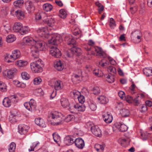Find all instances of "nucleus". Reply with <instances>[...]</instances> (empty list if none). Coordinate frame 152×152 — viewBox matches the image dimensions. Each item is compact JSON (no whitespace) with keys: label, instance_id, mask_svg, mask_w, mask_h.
Here are the masks:
<instances>
[{"label":"nucleus","instance_id":"nucleus-54","mask_svg":"<svg viewBox=\"0 0 152 152\" xmlns=\"http://www.w3.org/2000/svg\"><path fill=\"white\" fill-rule=\"evenodd\" d=\"M9 98L11 103H15L17 102L16 96L15 95L11 96Z\"/></svg>","mask_w":152,"mask_h":152},{"label":"nucleus","instance_id":"nucleus-56","mask_svg":"<svg viewBox=\"0 0 152 152\" xmlns=\"http://www.w3.org/2000/svg\"><path fill=\"white\" fill-rule=\"evenodd\" d=\"M135 34V35H137V38L138 39H140L141 37L142 36V34L141 32L140 31L137 30L134 32H132V34Z\"/></svg>","mask_w":152,"mask_h":152},{"label":"nucleus","instance_id":"nucleus-36","mask_svg":"<svg viewBox=\"0 0 152 152\" xmlns=\"http://www.w3.org/2000/svg\"><path fill=\"white\" fill-rule=\"evenodd\" d=\"M69 106L68 108L69 110L72 113H75L76 110V104L72 103L69 105Z\"/></svg>","mask_w":152,"mask_h":152},{"label":"nucleus","instance_id":"nucleus-49","mask_svg":"<svg viewBox=\"0 0 152 152\" xmlns=\"http://www.w3.org/2000/svg\"><path fill=\"white\" fill-rule=\"evenodd\" d=\"M107 81L109 83H112L114 81V76L113 75H108L106 77Z\"/></svg>","mask_w":152,"mask_h":152},{"label":"nucleus","instance_id":"nucleus-11","mask_svg":"<svg viewBox=\"0 0 152 152\" xmlns=\"http://www.w3.org/2000/svg\"><path fill=\"white\" fill-rule=\"evenodd\" d=\"M115 127L121 132H125L128 129V127L126 125L119 122L115 123Z\"/></svg>","mask_w":152,"mask_h":152},{"label":"nucleus","instance_id":"nucleus-18","mask_svg":"<svg viewBox=\"0 0 152 152\" xmlns=\"http://www.w3.org/2000/svg\"><path fill=\"white\" fill-rule=\"evenodd\" d=\"M22 27V25L20 23L16 22L13 27V30L14 31L17 32L20 31Z\"/></svg>","mask_w":152,"mask_h":152},{"label":"nucleus","instance_id":"nucleus-10","mask_svg":"<svg viewBox=\"0 0 152 152\" xmlns=\"http://www.w3.org/2000/svg\"><path fill=\"white\" fill-rule=\"evenodd\" d=\"M91 130L92 133L96 136L100 137L102 134L101 130L97 126H94L91 127Z\"/></svg>","mask_w":152,"mask_h":152},{"label":"nucleus","instance_id":"nucleus-26","mask_svg":"<svg viewBox=\"0 0 152 152\" xmlns=\"http://www.w3.org/2000/svg\"><path fill=\"white\" fill-rule=\"evenodd\" d=\"M27 64L28 62L27 61L22 60H19L16 62V64L20 67L25 66Z\"/></svg>","mask_w":152,"mask_h":152},{"label":"nucleus","instance_id":"nucleus-44","mask_svg":"<svg viewBox=\"0 0 152 152\" xmlns=\"http://www.w3.org/2000/svg\"><path fill=\"white\" fill-rule=\"evenodd\" d=\"M17 116L15 115L12 114L9 117V120L12 123H14L16 121V118Z\"/></svg>","mask_w":152,"mask_h":152},{"label":"nucleus","instance_id":"nucleus-62","mask_svg":"<svg viewBox=\"0 0 152 152\" xmlns=\"http://www.w3.org/2000/svg\"><path fill=\"white\" fill-rule=\"evenodd\" d=\"M89 107L92 111L96 110V106L95 104L94 103H91L89 105Z\"/></svg>","mask_w":152,"mask_h":152},{"label":"nucleus","instance_id":"nucleus-38","mask_svg":"<svg viewBox=\"0 0 152 152\" xmlns=\"http://www.w3.org/2000/svg\"><path fill=\"white\" fill-rule=\"evenodd\" d=\"M16 148V144L14 142H12L9 146V151L10 152H14Z\"/></svg>","mask_w":152,"mask_h":152},{"label":"nucleus","instance_id":"nucleus-15","mask_svg":"<svg viewBox=\"0 0 152 152\" xmlns=\"http://www.w3.org/2000/svg\"><path fill=\"white\" fill-rule=\"evenodd\" d=\"M75 140L73 137L67 136L65 138L64 142L67 145H71L74 143Z\"/></svg>","mask_w":152,"mask_h":152},{"label":"nucleus","instance_id":"nucleus-53","mask_svg":"<svg viewBox=\"0 0 152 152\" xmlns=\"http://www.w3.org/2000/svg\"><path fill=\"white\" fill-rule=\"evenodd\" d=\"M93 73L95 75L99 77L103 75V73H102L101 71H99L98 69L94 70L93 71Z\"/></svg>","mask_w":152,"mask_h":152},{"label":"nucleus","instance_id":"nucleus-27","mask_svg":"<svg viewBox=\"0 0 152 152\" xmlns=\"http://www.w3.org/2000/svg\"><path fill=\"white\" fill-rule=\"evenodd\" d=\"M3 105L6 107H9L10 106L11 103L9 97H5L3 101Z\"/></svg>","mask_w":152,"mask_h":152},{"label":"nucleus","instance_id":"nucleus-51","mask_svg":"<svg viewBox=\"0 0 152 152\" xmlns=\"http://www.w3.org/2000/svg\"><path fill=\"white\" fill-rule=\"evenodd\" d=\"M21 75L22 78L23 79L27 80L30 78L29 75L26 72H22Z\"/></svg>","mask_w":152,"mask_h":152},{"label":"nucleus","instance_id":"nucleus-13","mask_svg":"<svg viewBox=\"0 0 152 152\" xmlns=\"http://www.w3.org/2000/svg\"><path fill=\"white\" fill-rule=\"evenodd\" d=\"M64 84L63 82L61 80H56L54 83V88L56 91L61 90L63 89Z\"/></svg>","mask_w":152,"mask_h":152},{"label":"nucleus","instance_id":"nucleus-33","mask_svg":"<svg viewBox=\"0 0 152 152\" xmlns=\"http://www.w3.org/2000/svg\"><path fill=\"white\" fill-rule=\"evenodd\" d=\"M95 5L99 8L98 9V12L99 14H101L104 10V7L99 1L96 2Z\"/></svg>","mask_w":152,"mask_h":152},{"label":"nucleus","instance_id":"nucleus-42","mask_svg":"<svg viewBox=\"0 0 152 152\" xmlns=\"http://www.w3.org/2000/svg\"><path fill=\"white\" fill-rule=\"evenodd\" d=\"M39 143L34 142L31 145L30 148H28V150L29 152L34 151V149L36 148L39 144Z\"/></svg>","mask_w":152,"mask_h":152},{"label":"nucleus","instance_id":"nucleus-64","mask_svg":"<svg viewBox=\"0 0 152 152\" xmlns=\"http://www.w3.org/2000/svg\"><path fill=\"white\" fill-rule=\"evenodd\" d=\"M147 110V107L145 104H143L142 105L141 108V111L142 112H144Z\"/></svg>","mask_w":152,"mask_h":152},{"label":"nucleus","instance_id":"nucleus-59","mask_svg":"<svg viewBox=\"0 0 152 152\" xmlns=\"http://www.w3.org/2000/svg\"><path fill=\"white\" fill-rule=\"evenodd\" d=\"M118 95L120 98L122 99H125L126 98L124 92L122 91H120L118 93Z\"/></svg>","mask_w":152,"mask_h":152},{"label":"nucleus","instance_id":"nucleus-8","mask_svg":"<svg viewBox=\"0 0 152 152\" xmlns=\"http://www.w3.org/2000/svg\"><path fill=\"white\" fill-rule=\"evenodd\" d=\"M75 146L78 148L82 149L85 146L84 141L81 137H78L75 140Z\"/></svg>","mask_w":152,"mask_h":152},{"label":"nucleus","instance_id":"nucleus-21","mask_svg":"<svg viewBox=\"0 0 152 152\" xmlns=\"http://www.w3.org/2000/svg\"><path fill=\"white\" fill-rule=\"evenodd\" d=\"M97 99L99 103L101 104H106L108 101V99L104 95H101L98 97Z\"/></svg>","mask_w":152,"mask_h":152},{"label":"nucleus","instance_id":"nucleus-23","mask_svg":"<svg viewBox=\"0 0 152 152\" xmlns=\"http://www.w3.org/2000/svg\"><path fill=\"white\" fill-rule=\"evenodd\" d=\"M129 139L128 138H123L120 139L118 142L123 146H125L128 145L130 142Z\"/></svg>","mask_w":152,"mask_h":152},{"label":"nucleus","instance_id":"nucleus-50","mask_svg":"<svg viewBox=\"0 0 152 152\" xmlns=\"http://www.w3.org/2000/svg\"><path fill=\"white\" fill-rule=\"evenodd\" d=\"M92 90L93 94L95 95L98 94L100 93L99 88L97 86L94 87Z\"/></svg>","mask_w":152,"mask_h":152},{"label":"nucleus","instance_id":"nucleus-39","mask_svg":"<svg viewBox=\"0 0 152 152\" xmlns=\"http://www.w3.org/2000/svg\"><path fill=\"white\" fill-rule=\"evenodd\" d=\"M24 2L23 0H18L14 1L13 3V4L15 7H19L21 6Z\"/></svg>","mask_w":152,"mask_h":152},{"label":"nucleus","instance_id":"nucleus-9","mask_svg":"<svg viewBox=\"0 0 152 152\" xmlns=\"http://www.w3.org/2000/svg\"><path fill=\"white\" fill-rule=\"evenodd\" d=\"M29 129L28 126L25 124L19 125L18 127V132L21 134H25Z\"/></svg>","mask_w":152,"mask_h":152},{"label":"nucleus","instance_id":"nucleus-5","mask_svg":"<svg viewBox=\"0 0 152 152\" xmlns=\"http://www.w3.org/2000/svg\"><path fill=\"white\" fill-rule=\"evenodd\" d=\"M41 60L39 59L37 61L31 62L30 64L31 68L34 73H39L42 71V67L40 65Z\"/></svg>","mask_w":152,"mask_h":152},{"label":"nucleus","instance_id":"nucleus-31","mask_svg":"<svg viewBox=\"0 0 152 152\" xmlns=\"http://www.w3.org/2000/svg\"><path fill=\"white\" fill-rule=\"evenodd\" d=\"M5 61L8 63L12 62H13L14 60L12 55L9 54H6L5 57Z\"/></svg>","mask_w":152,"mask_h":152},{"label":"nucleus","instance_id":"nucleus-12","mask_svg":"<svg viewBox=\"0 0 152 152\" xmlns=\"http://www.w3.org/2000/svg\"><path fill=\"white\" fill-rule=\"evenodd\" d=\"M25 7L29 13L33 12L35 9L33 3L30 1H28L25 3Z\"/></svg>","mask_w":152,"mask_h":152},{"label":"nucleus","instance_id":"nucleus-43","mask_svg":"<svg viewBox=\"0 0 152 152\" xmlns=\"http://www.w3.org/2000/svg\"><path fill=\"white\" fill-rule=\"evenodd\" d=\"M86 109L85 106L81 104V105H78L76 104V110L79 111H84Z\"/></svg>","mask_w":152,"mask_h":152},{"label":"nucleus","instance_id":"nucleus-37","mask_svg":"<svg viewBox=\"0 0 152 152\" xmlns=\"http://www.w3.org/2000/svg\"><path fill=\"white\" fill-rule=\"evenodd\" d=\"M30 29L28 26H23L20 31V33L22 35H24L28 33Z\"/></svg>","mask_w":152,"mask_h":152},{"label":"nucleus","instance_id":"nucleus-30","mask_svg":"<svg viewBox=\"0 0 152 152\" xmlns=\"http://www.w3.org/2000/svg\"><path fill=\"white\" fill-rule=\"evenodd\" d=\"M82 77L81 76V74L78 75L75 74L72 77V80L73 81L75 82L78 83L82 78Z\"/></svg>","mask_w":152,"mask_h":152},{"label":"nucleus","instance_id":"nucleus-40","mask_svg":"<svg viewBox=\"0 0 152 152\" xmlns=\"http://www.w3.org/2000/svg\"><path fill=\"white\" fill-rule=\"evenodd\" d=\"M71 95L75 98H77L80 95V92L77 90H74L70 93Z\"/></svg>","mask_w":152,"mask_h":152},{"label":"nucleus","instance_id":"nucleus-46","mask_svg":"<svg viewBox=\"0 0 152 152\" xmlns=\"http://www.w3.org/2000/svg\"><path fill=\"white\" fill-rule=\"evenodd\" d=\"M0 90L2 92H4L7 90L6 85L1 82H0Z\"/></svg>","mask_w":152,"mask_h":152},{"label":"nucleus","instance_id":"nucleus-45","mask_svg":"<svg viewBox=\"0 0 152 152\" xmlns=\"http://www.w3.org/2000/svg\"><path fill=\"white\" fill-rule=\"evenodd\" d=\"M13 83L15 85H16L18 87H20L21 88H24L26 86V85L24 83H21L18 80L14 81Z\"/></svg>","mask_w":152,"mask_h":152},{"label":"nucleus","instance_id":"nucleus-32","mask_svg":"<svg viewBox=\"0 0 152 152\" xmlns=\"http://www.w3.org/2000/svg\"><path fill=\"white\" fill-rule=\"evenodd\" d=\"M43 8L44 10L46 12H48L52 10L53 7L51 4L47 3L43 4Z\"/></svg>","mask_w":152,"mask_h":152},{"label":"nucleus","instance_id":"nucleus-57","mask_svg":"<svg viewBox=\"0 0 152 152\" xmlns=\"http://www.w3.org/2000/svg\"><path fill=\"white\" fill-rule=\"evenodd\" d=\"M148 134L147 132H145L141 133V138L143 141L146 140L148 138Z\"/></svg>","mask_w":152,"mask_h":152},{"label":"nucleus","instance_id":"nucleus-35","mask_svg":"<svg viewBox=\"0 0 152 152\" xmlns=\"http://www.w3.org/2000/svg\"><path fill=\"white\" fill-rule=\"evenodd\" d=\"M7 42L8 43H11L16 40V37L13 35H8L6 38Z\"/></svg>","mask_w":152,"mask_h":152},{"label":"nucleus","instance_id":"nucleus-22","mask_svg":"<svg viewBox=\"0 0 152 152\" xmlns=\"http://www.w3.org/2000/svg\"><path fill=\"white\" fill-rule=\"evenodd\" d=\"M95 51L97 53L96 55L100 56H102L103 57H105L104 56L105 53L103 51L102 48L98 46H96L94 48Z\"/></svg>","mask_w":152,"mask_h":152},{"label":"nucleus","instance_id":"nucleus-34","mask_svg":"<svg viewBox=\"0 0 152 152\" xmlns=\"http://www.w3.org/2000/svg\"><path fill=\"white\" fill-rule=\"evenodd\" d=\"M95 5L99 8L98 9V12L99 14H101L104 10V7L99 1L96 2Z\"/></svg>","mask_w":152,"mask_h":152},{"label":"nucleus","instance_id":"nucleus-25","mask_svg":"<svg viewBox=\"0 0 152 152\" xmlns=\"http://www.w3.org/2000/svg\"><path fill=\"white\" fill-rule=\"evenodd\" d=\"M120 113L122 116L123 117H127L129 116L130 113L128 110L124 109L120 110Z\"/></svg>","mask_w":152,"mask_h":152},{"label":"nucleus","instance_id":"nucleus-14","mask_svg":"<svg viewBox=\"0 0 152 152\" xmlns=\"http://www.w3.org/2000/svg\"><path fill=\"white\" fill-rule=\"evenodd\" d=\"M54 66L55 68L58 71H61L64 68L63 64L60 60H57L54 63Z\"/></svg>","mask_w":152,"mask_h":152},{"label":"nucleus","instance_id":"nucleus-47","mask_svg":"<svg viewBox=\"0 0 152 152\" xmlns=\"http://www.w3.org/2000/svg\"><path fill=\"white\" fill-rule=\"evenodd\" d=\"M59 12V16L62 18H65L66 15V11L62 9L60 10Z\"/></svg>","mask_w":152,"mask_h":152},{"label":"nucleus","instance_id":"nucleus-60","mask_svg":"<svg viewBox=\"0 0 152 152\" xmlns=\"http://www.w3.org/2000/svg\"><path fill=\"white\" fill-rule=\"evenodd\" d=\"M52 135L54 141L57 142L58 140L59 139V136L55 133H53L52 134Z\"/></svg>","mask_w":152,"mask_h":152},{"label":"nucleus","instance_id":"nucleus-55","mask_svg":"<svg viewBox=\"0 0 152 152\" xmlns=\"http://www.w3.org/2000/svg\"><path fill=\"white\" fill-rule=\"evenodd\" d=\"M44 15V14L42 12L37 13L35 15V19L36 20H40Z\"/></svg>","mask_w":152,"mask_h":152},{"label":"nucleus","instance_id":"nucleus-1","mask_svg":"<svg viewBox=\"0 0 152 152\" xmlns=\"http://www.w3.org/2000/svg\"><path fill=\"white\" fill-rule=\"evenodd\" d=\"M37 32L39 36L45 38L47 39L50 37L51 39L48 41L49 44L54 45L51 46L50 50V54L56 58H59L61 54L60 51L55 45L59 44L61 41L59 36L57 34L50 35L49 33L47 27L40 28L37 30Z\"/></svg>","mask_w":152,"mask_h":152},{"label":"nucleus","instance_id":"nucleus-61","mask_svg":"<svg viewBox=\"0 0 152 152\" xmlns=\"http://www.w3.org/2000/svg\"><path fill=\"white\" fill-rule=\"evenodd\" d=\"M139 97V96H137L136 98L133 99L132 102L134 103L135 105H137L139 104V101L138 99Z\"/></svg>","mask_w":152,"mask_h":152},{"label":"nucleus","instance_id":"nucleus-6","mask_svg":"<svg viewBox=\"0 0 152 152\" xmlns=\"http://www.w3.org/2000/svg\"><path fill=\"white\" fill-rule=\"evenodd\" d=\"M102 60L99 62V64L102 67H107L108 72L112 75H114L116 74V71L115 68L113 66H108L110 63L109 61H106L104 62Z\"/></svg>","mask_w":152,"mask_h":152},{"label":"nucleus","instance_id":"nucleus-58","mask_svg":"<svg viewBox=\"0 0 152 152\" xmlns=\"http://www.w3.org/2000/svg\"><path fill=\"white\" fill-rule=\"evenodd\" d=\"M77 98L78 99V100L80 103L82 104H83L85 101V98L84 97L83 95H80Z\"/></svg>","mask_w":152,"mask_h":152},{"label":"nucleus","instance_id":"nucleus-63","mask_svg":"<svg viewBox=\"0 0 152 152\" xmlns=\"http://www.w3.org/2000/svg\"><path fill=\"white\" fill-rule=\"evenodd\" d=\"M24 105L25 107L29 111L32 110L30 106V104H29V102H25L24 104Z\"/></svg>","mask_w":152,"mask_h":152},{"label":"nucleus","instance_id":"nucleus-48","mask_svg":"<svg viewBox=\"0 0 152 152\" xmlns=\"http://www.w3.org/2000/svg\"><path fill=\"white\" fill-rule=\"evenodd\" d=\"M109 25L111 28H114L116 26L115 22L112 18H111L110 19Z\"/></svg>","mask_w":152,"mask_h":152},{"label":"nucleus","instance_id":"nucleus-20","mask_svg":"<svg viewBox=\"0 0 152 152\" xmlns=\"http://www.w3.org/2000/svg\"><path fill=\"white\" fill-rule=\"evenodd\" d=\"M35 124L37 125L42 127L46 126V124L44 120L40 118H36L35 120Z\"/></svg>","mask_w":152,"mask_h":152},{"label":"nucleus","instance_id":"nucleus-29","mask_svg":"<svg viewBox=\"0 0 152 152\" xmlns=\"http://www.w3.org/2000/svg\"><path fill=\"white\" fill-rule=\"evenodd\" d=\"M12 55L15 60L20 57V53L19 50H15L12 51Z\"/></svg>","mask_w":152,"mask_h":152},{"label":"nucleus","instance_id":"nucleus-3","mask_svg":"<svg viewBox=\"0 0 152 152\" xmlns=\"http://www.w3.org/2000/svg\"><path fill=\"white\" fill-rule=\"evenodd\" d=\"M73 117L72 115H69L65 118L61 113L55 111L49 114L48 120L50 121V119L54 120L55 122H51V124L53 126H57L61 124L64 121L66 122L71 121Z\"/></svg>","mask_w":152,"mask_h":152},{"label":"nucleus","instance_id":"nucleus-19","mask_svg":"<svg viewBox=\"0 0 152 152\" xmlns=\"http://www.w3.org/2000/svg\"><path fill=\"white\" fill-rule=\"evenodd\" d=\"M15 15L17 18L20 20H22L24 18V11L18 10L15 12Z\"/></svg>","mask_w":152,"mask_h":152},{"label":"nucleus","instance_id":"nucleus-41","mask_svg":"<svg viewBox=\"0 0 152 152\" xmlns=\"http://www.w3.org/2000/svg\"><path fill=\"white\" fill-rule=\"evenodd\" d=\"M29 103L30 104V106L31 110H34L36 106V104L35 101L33 99H32L30 100Z\"/></svg>","mask_w":152,"mask_h":152},{"label":"nucleus","instance_id":"nucleus-28","mask_svg":"<svg viewBox=\"0 0 152 152\" xmlns=\"http://www.w3.org/2000/svg\"><path fill=\"white\" fill-rule=\"evenodd\" d=\"M60 102L62 106L64 108L67 107L69 105L68 100L66 98L61 99Z\"/></svg>","mask_w":152,"mask_h":152},{"label":"nucleus","instance_id":"nucleus-24","mask_svg":"<svg viewBox=\"0 0 152 152\" xmlns=\"http://www.w3.org/2000/svg\"><path fill=\"white\" fill-rule=\"evenodd\" d=\"M143 72L147 76H150L152 75V68L148 67L143 69Z\"/></svg>","mask_w":152,"mask_h":152},{"label":"nucleus","instance_id":"nucleus-17","mask_svg":"<svg viewBox=\"0 0 152 152\" xmlns=\"http://www.w3.org/2000/svg\"><path fill=\"white\" fill-rule=\"evenodd\" d=\"M43 21L50 26H53L56 22L54 18L50 17L49 18H48L47 19H44Z\"/></svg>","mask_w":152,"mask_h":152},{"label":"nucleus","instance_id":"nucleus-4","mask_svg":"<svg viewBox=\"0 0 152 152\" xmlns=\"http://www.w3.org/2000/svg\"><path fill=\"white\" fill-rule=\"evenodd\" d=\"M65 40L68 45L72 46L71 50L72 53L75 54L76 55H80L82 52L81 49L79 48L75 47L76 41L72 37L71 35H68L65 37Z\"/></svg>","mask_w":152,"mask_h":152},{"label":"nucleus","instance_id":"nucleus-16","mask_svg":"<svg viewBox=\"0 0 152 152\" xmlns=\"http://www.w3.org/2000/svg\"><path fill=\"white\" fill-rule=\"evenodd\" d=\"M104 120L106 123L109 124L111 123L113 120V117L108 113H105L102 115Z\"/></svg>","mask_w":152,"mask_h":152},{"label":"nucleus","instance_id":"nucleus-52","mask_svg":"<svg viewBox=\"0 0 152 152\" xmlns=\"http://www.w3.org/2000/svg\"><path fill=\"white\" fill-rule=\"evenodd\" d=\"M42 80L39 77H36L34 80V83L35 85H38L42 82Z\"/></svg>","mask_w":152,"mask_h":152},{"label":"nucleus","instance_id":"nucleus-7","mask_svg":"<svg viewBox=\"0 0 152 152\" xmlns=\"http://www.w3.org/2000/svg\"><path fill=\"white\" fill-rule=\"evenodd\" d=\"M17 72V70L15 68H12L4 71L3 75L9 79H12L15 75Z\"/></svg>","mask_w":152,"mask_h":152},{"label":"nucleus","instance_id":"nucleus-2","mask_svg":"<svg viewBox=\"0 0 152 152\" xmlns=\"http://www.w3.org/2000/svg\"><path fill=\"white\" fill-rule=\"evenodd\" d=\"M23 45H30V48L32 56L34 58H37L39 56V50L43 51L45 49V43L40 40H35L30 37H24L23 40Z\"/></svg>","mask_w":152,"mask_h":152}]
</instances>
